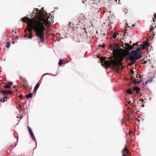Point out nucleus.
<instances>
[{"instance_id": "f257e3e1", "label": "nucleus", "mask_w": 156, "mask_h": 156, "mask_svg": "<svg viewBox=\"0 0 156 156\" xmlns=\"http://www.w3.org/2000/svg\"><path fill=\"white\" fill-rule=\"evenodd\" d=\"M33 13L36 14V16L38 20H34V19L27 17L22 18L21 21L28 24L27 30L29 31V34L32 35V30L33 29L35 32L36 35L40 38L41 42H43L44 41V31L45 29V27L48 24V19L45 14L37 9H34Z\"/></svg>"}, {"instance_id": "f03ea898", "label": "nucleus", "mask_w": 156, "mask_h": 156, "mask_svg": "<svg viewBox=\"0 0 156 156\" xmlns=\"http://www.w3.org/2000/svg\"><path fill=\"white\" fill-rule=\"evenodd\" d=\"M115 60H112L110 62L108 61H105L104 63L105 66L108 68L112 65L113 66H117L118 69H121V66L122 64V60L120 61L118 57H115Z\"/></svg>"}, {"instance_id": "7ed1b4c3", "label": "nucleus", "mask_w": 156, "mask_h": 156, "mask_svg": "<svg viewBox=\"0 0 156 156\" xmlns=\"http://www.w3.org/2000/svg\"><path fill=\"white\" fill-rule=\"evenodd\" d=\"M141 57V55H139L137 51H133L128 54L126 58V61L130 60L132 62H135L136 60H138Z\"/></svg>"}, {"instance_id": "20e7f679", "label": "nucleus", "mask_w": 156, "mask_h": 156, "mask_svg": "<svg viewBox=\"0 0 156 156\" xmlns=\"http://www.w3.org/2000/svg\"><path fill=\"white\" fill-rule=\"evenodd\" d=\"M118 44L117 43L113 45L112 49H113V54L115 57H118L120 61H121L124 57V56L121 54L120 50L118 48Z\"/></svg>"}, {"instance_id": "39448f33", "label": "nucleus", "mask_w": 156, "mask_h": 156, "mask_svg": "<svg viewBox=\"0 0 156 156\" xmlns=\"http://www.w3.org/2000/svg\"><path fill=\"white\" fill-rule=\"evenodd\" d=\"M138 42H136V43H134L133 44V45L131 46L129 44L126 43L124 44V45L125 46H124L123 45H122V47L127 52H129V51L131 50L132 48L134 49V47L136 45V47H138V46H139V44H138Z\"/></svg>"}, {"instance_id": "423d86ee", "label": "nucleus", "mask_w": 156, "mask_h": 156, "mask_svg": "<svg viewBox=\"0 0 156 156\" xmlns=\"http://www.w3.org/2000/svg\"><path fill=\"white\" fill-rule=\"evenodd\" d=\"M83 16H79L75 19V23L76 25H78L82 24L83 22Z\"/></svg>"}, {"instance_id": "0eeeda50", "label": "nucleus", "mask_w": 156, "mask_h": 156, "mask_svg": "<svg viewBox=\"0 0 156 156\" xmlns=\"http://www.w3.org/2000/svg\"><path fill=\"white\" fill-rule=\"evenodd\" d=\"M145 48L144 44H140L138 46V47H135L134 49L136 50L135 51H137V53H139V55H141V52L140 50L144 49Z\"/></svg>"}, {"instance_id": "6e6552de", "label": "nucleus", "mask_w": 156, "mask_h": 156, "mask_svg": "<svg viewBox=\"0 0 156 156\" xmlns=\"http://www.w3.org/2000/svg\"><path fill=\"white\" fill-rule=\"evenodd\" d=\"M130 152L128 151L127 147H125L124 148L122 151V156H127L126 155V154H129Z\"/></svg>"}, {"instance_id": "1a4fd4ad", "label": "nucleus", "mask_w": 156, "mask_h": 156, "mask_svg": "<svg viewBox=\"0 0 156 156\" xmlns=\"http://www.w3.org/2000/svg\"><path fill=\"white\" fill-rule=\"evenodd\" d=\"M28 128V130L29 131V133L31 136V137L32 139L34 140V141H36V139L35 138V136L32 132V129H31L30 127Z\"/></svg>"}, {"instance_id": "9d476101", "label": "nucleus", "mask_w": 156, "mask_h": 156, "mask_svg": "<svg viewBox=\"0 0 156 156\" xmlns=\"http://www.w3.org/2000/svg\"><path fill=\"white\" fill-rule=\"evenodd\" d=\"M1 93L3 94H10L12 93V92L10 90H2L1 91Z\"/></svg>"}, {"instance_id": "9b49d317", "label": "nucleus", "mask_w": 156, "mask_h": 156, "mask_svg": "<svg viewBox=\"0 0 156 156\" xmlns=\"http://www.w3.org/2000/svg\"><path fill=\"white\" fill-rule=\"evenodd\" d=\"M22 86L25 89L28 87V83L26 80H24V81L22 83Z\"/></svg>"}, {"instance_id": "f8f14e48", "label": "nucleus", "mask_w": 156, "mask_h": 156, "mask_svg": "<svg viewBox=\"0 0 156 156\" xmlns=\"http://www.w3.org/2000/svg\"><path fill=\"white\" fill-rule=\"evenodd\" d=\"M39 86L40 85L39 83H38L36 85L34 89V91L35 95L36 94L37 91V90L38 89V88L39 87Z\"/></svg>"}, {"instance_id": "ddd939ff", "label": "nucleus", "mask_w": 156, "mask_h": 156, "mask_svg": "<svg viewBox=\"0 0 156 156\" xmlns=\"http://www.w3.org/2000/svg\"><path fill=\"white\" fill-rule=\"evenodd\" d=\"M12 84V82H8V84H6L5 86H4V87L7 89L9 88Z\"/></svg>"}, {"instance_id": "4468645a", "label": "nucleus", "mask_w": 156, "mask_h": 156, "mask_svg": "<svg viewBox=\"0 0 156 156\" xmlns=\"http://www.w3.org/2000/svg\"><path fill=\"white\" fill-rule=\"evenodd\" d=\"M133 89L134 91H136L137 94L139 93V91L140 90V89L137 87H135L133 88Z\"/></svg>"}, {"instance_id": "2eb2a0df", "label": "nucleus", "mask_w": 156, "mask_h": 156, "mask_svg": "<svg viewBox=\"0 0 156 156\" xmlns=\"http://www.w3.org/2000/svg\"><path fill=\"white\" fill-rule=\"evenodd\" d=\"M95 2L94 0H90L87 5H89L93 7V5L94 4Z\"/></svg>"}, {"instance_id": "dca6fc26", "label": "nucleus", "mask_w": 156, "mask_h": 156, "mask_svg": "<svg viewBox=\"0 0 156 156\" xmlns=\"http://www.w3.org/2000/svg\"><path fill=\"white\" fill-rule=\"evenodd\" d=\"M155 24L154 23L153 24V26L151 25L150 27V31H149V32H152L154 30V26H155L156 27V25H155Z\"/></svg>"}, {"instance_id": "f3484780", "label": "nucleus", "mask_w": 156, "mask_h": 156, "mask_svg": "<svg viewBox=\"0 0 156 156\" xmlns=\"http://www.w3.org/2000/svg\"><path fill=\"white\" fill-rule=\"evenodd\" d=\"M90 0H83L82 3L87 5Z\"/></svg>"}, {"instance_id": "a211bd4d", "label": "nucleus", "mask_w": 156, "mask_h": 156, "mask_svg": "<svg viewBox=\"0 0 156 156\" xmlns=\"http://www.w3.org/2000/svg\"><path fill=\"white\" fill-rule=\"evenodd\" d=\"M144 44H143L144 45V46L145 47V48H147V46H149V44L147 41H144Z\"/></svg>"}, {"instance_id": "6ab92c4d", "label": "nucleus", "mask_w": 156, "mask_h": 156, "mask_svg": "<svg viewBox=\"0 0 156 156\" xmlns=\"http://www.w3.org/2000/svg\"><path fill=\"white\" fill-rule=\"evenodd\" d=\"M32 97H33V94H32V93H30L29 94L26 95V97L27 98H31Z\"/></svg>"}, {"instance_id": "aec40b11", "label": "nucleus", "mask_w": 156, "mask_h": 156, "mask_svg": "<svg viewBox=\"0 0 156 156\" xmlns=\"http://www.w3.org/2000/svg\"><path fill=\"white\" fill-rule=\"evenodd\" d=\"M126 92L129 94H132V92L131 89L130 88L127 90L126 91Z\"/></svg>"}, {"instance_id": "412c9836", "label": "nucleus", "mask_w": 156, "mask_h": 156, "mask_svg": "<svg viewBox=\"0 0 156 156\" xmlns=\"http://www.w3.org/2000/svg\"><path fill=\"white\" fill-rule=\"evenodd\" d=\"M136 80H137L136 79H135L133 80V81H134L133 83H134L139 84V83H141V80L136 81Z\"/></svg>"}, {"instance_id": "4be33fe9", "label": "nucleus", "mask_w": 156, "mask_h": 156, "mask_svg": "<svg viewBox=\"0 0 156 156\" xmlns=\"http://www.w3.org/2000/svg\"><path fill=\"white\" fill-rule=\"evenodd\" d=\"M63 60L62 59H60L59 60V62H58V65L59 66H61L62 65V64L63 63Z\"/></svg>"}, {"instance_id": "5701e85b", "label": "nucleus", "mask_w": 156, "mask_h": 156, "mask_svg": "<svg viewBox=\"0 0 156 156\" xmlns=\"http://www.w3.org/2000/svg\"><path fill=\"white\" fill-rule=\"evenodd\" d=\"M119 34L118 33H114L112 35V37L113 38H115L116 37L117 35Z\"/></svg>"}, {"instance_id": "b1692460", "label": "nucleus", "mask_w": 156, "mask_h": 156, "mask_svg": "<svg viewBox=\"0 0 156 156\" xmlns=\"http://www.w3.org/2000/svg\"><path fill=\"white\" fill-rule=\"evenodd\" d=\"M10 45V42H8L6 43V47L8 49L9 48Z\"/></svg>"}, {"instance_id": "393cba45", "label": "nucleus", "mask_w": 156, "mask_h": 156, "mask_svg": "<svg viewBox=\"0 0 156 156\" xmlns=\"http://www.w3.org/2000/svg\"><path fill=\"white\" fill-rule=\"evenodd\" d=\"M106 58H104L103 57H101L100 58V60L102 62L104 61L105 60V59Z\"/></svg>"}, {"instance_id": "a878e982", "label": "nucleus", "mask_w": 156, "mask_h": 156, "mask_svg": "<svg viewBox=\"0 0 156 156\" xmlns=\"http://www.w3.org/2000/svg\"><path fill=\"white\" fill-rule=\"evenodd\" d=\"M154 17L155 18V19L154 18H153V22H155V20L156 19V13L154 14Z\"/></svg>"}, {"instance_id": "bb28decb", "label": "nucleus", "mask_w": 156, "mask_h": 156, "mask_svg": "<svg viewBox=\"0 0 156 156\" xmlns=\"http://www.w3.org/2000/svg\"><path fill=\"white\" fill-rule=\"evenodd\" d=\"M33 36L32 34H30V35L29 34V36H28V38H29H29L31 39L33 38Z\"/></svg>"}, {"instance_id": "cd10ccee", "label": "nucleus", "mask_w": 156, "mask_h": 156, "mask_svg": "<svg viewBox=\"0 0 156 156\" xmlns=\"http://www.w3.org/2000/svg\"><path fill=\"white\" fill-rule=\"evenodd\" d=\"M112 47H113V45H112V44H111L109 46V48H110L111 49V50H113V49H112Z\"/></svg>"}, {"instance_id": "c85d7f7f", "label": "nucleus", "mask_w": 156, "mask_h": 156, "mask_svg": "<svg viewBox=\"0 0 156 156\" xmlns=\"http://www.w3.org/2000/svg\"><path fill=\"white\" fill-rule=\"evenodd\" d=\"M105 46V45L104 44L102 45H99V47H102V48H104Z\"/></svg>"}, {"instance_id": "c756f323", "label": "nucleus", "mask_w": 156, "mask_h": 156, "mask_svg": "<svg viewBox=\"0 0 156 156\" xmlns=\"http://www.w3.org/2000/svg\"><path fill=\"white\" fill-rule=\"evenodd\" d=\"M135 63V62H132L131 63L129 64V66L132 65L133 64H134Z\"/></svg>"}, {"instance_id": "7c9ffc66", "label": "nucleus", "mask_w": 156, "mask_h": 156, "mask_svg": "<svg viewBox=\"0 0 156 156\" xmlns=\"http://www.w3.org/2000/svg\"><path fill=\"white\" fill-rule=\"evenodd\" d=\"M130 72L132 74H133L134 73L133 70V69H131L130 70Z\"/></svg>"}, {"instance_id": "2f4dec72", "label": "nucleus", "mask_w": 156, "mask_h": 156, "mask_svg": "<svg viewBox=\"0 0 156 156\" xmlns=\"http://www.w3.org/2000/svg\"><path fill=\"white\" fill-rule=\"evenodd\" d=\"M24 37H28V34H26L24 35Z\"/></svg>"}, {"instance_id": "473e14b6", "label": "nucleus", "mask_w": 156, "mask_h": 156, "mask_svg": "<svg viewBox=\"0 0 156 156\" xmlns=\"http://www.w3.org/2000/svg\"><path fill=\"white\" fill-rule=\"evenodd\" d=\"M118 2H119V3H118L119 4H122V3H121V2L120 1V0H118Z\"/></svg>"}, {"instance_id": "72a5a7b5", "label": "nucleus", "mask_w": 156, "mask_h": 156, "mask_svg": "<svg viewBox=\"0 0 156 156\" xmlns=\"http://www.w3.org/2000/svg\"><path fill=\"white\" fill-rule=\"evenodd\" d=\"M132 132L131 131H130L129 132V135H130L131 134H132Z\"/></svg>"}, {"instance_id": "f704fd0d", "label": "nucleus", "mask_w": 156, "mask_h": 156, "mask_svg": "<svg viewBox=\"0 0 156 156\" xmlns=\"http://www.w3.org/2000/svg\"><path fill=\"white\" fill-rule=\"evenodd\" d=\"M121 66V69H122L124 68V67L122 66V65Z\"/></svg>"}, {"instance_id": "c9c22d12", "label": "nucleus", "mask_w": 156, "mask_h": 156, "mask_svg": "<svg viewBox=\"0 0 156 156\" xmlns=\"http://www.w3.org/2000/svg\"><path fill=\"white\" fill-rule=\"evenodd\" d=\"M152 34L153 35V36H155V34H154V32H153L152 33Z\"/></svg>"}, {"instance_id": "e433bc0d", "label": "nucleus", "mask_w": 156, "mask_h": 156, "mask_svg": "<svg viewBox=\"0 0 156 156\" xmlns=\"http://www.w3.org/2000/svg\"><path fill=\"white\" fill-rule=\"evenodd\" d=\"M15 38L17 39L19 38V37L18 36H16Z\"/></svg>"}, {"instance_id": "4c0bfd02", "label": "nucleus", "mask_w": 156, "mask_h": 156, "mask_svg": "<svg viewBox=\"0 0 156 156\" xmlns=\"http://www.w3.org/2000/svg\"><path fill=\"white\" fill-rule=\"evenodd\" d=\"M127 30V29H126V28H125L124 29V31H125V34H126V31Z\"/></svg>"}, {"instance_id": "58836bf2", "label": "nucleus", "mask_w": 156, "mask_h": 156, "mask_svg": "<svg viewBox=\"0 0 156 156\" xmlns=\"http://www.w3.org/2000/svg\"><path fill=\"white\" fill-rule=\"evenodd\" d=\"M148 81H147L145 82V83L146 84H147V83H148Z\"/></svg>"}, {"instance_id": "ea45409f", "label": "nucleus", "mask_w": 156, "mask_h": 156, "mask_svg": "<svg viewBox=\"0 0 156 156\" xmlns=\"http://www.w3.org/2000/svg\"><path fill=\"white\" fill-rule=\"evenodd\" d=\"M19 97H20V98L21 99H23L22 98V96L21 95H20L19 96Z\"/></svg>"}, {"instance_id": "a19ab883", "label": "nucleus", "mask_w": 156, "mask_h": 156, "mask_svg": "<svg viewBox=\"0 0 156 156\" xmlns=\"http://www.w3.org/2000/svg\"><path fill=\"white\" fill-rule=\"evenodd\" d=\"M131 103V101H129L128 102V103H129V104H130Z\"/></svg>"}, {"instance_id": "79ce46f5", "label": "nucleus", "mask_w": 156, "mask_h": 156, "mask_svg": "<svg viewBox=\"0 0 156 156\" xmlns=\"http://www.w3.org/2000/svg\"><path fill=\"white\" fill-rule=\"evenodd\" d=\"M27 30H27V28L25 30L24 32L25 33Z\"/></svg>"}, {"instance_id": "37998d69", "label": "nucleus", "mask_w": 156, "mask_h": 156, "mask_svg": "<svg viewBox=\"0 0 156 156\" xmlns=\"http://www.w3.org/2000/svg\"><path fill=\"white\" fill-rule=\"evenodd\" d=\"M136 78H138V75H136Z\"/></svg>"}, {"instance_id": "c03bdc74", "label": "nucleus", "mask_w": 156, "mask_h": 156, "mask_svg": "<svg viewBox=\"0 0 156 156\" xmlns=\"http://www.w3.org/2000/svg\"><path fill=\"white\" fill-rule=\"evenodd\" d=\"M133 79V77H131V80H132Z\"/></svg>"}, {"instance_id": "a18cd8bd", "label": "nucleus", "mask_w": 156, "mask_h": 156, "mask_svg": "<svg viewBox=\"0 0 156 156\" xmlns=\"http://www.w3.org/2000/svg\"><path fill=\"white\" fill-rule=\"evenodd\" d=\"M5 101V99H4V100H3V101H2V102H4Z\"/></svg>"}, {"instance_id": "49530a36", "label": "nucleus", "mask_w": 156, "mask_h": 156, "mask_svg": "<svg viewBox=\"0 0 156 156\" xmlns=\"http://www.w3.org/2000/svg\"><path fill=\"white\" fill-rule=\"evenodd\" d=\"M3 98L7 99V97H5V98Z\"/></svg>"}, {"instance_id": "de8ad7c7", "label": "nucleus", "mask_w": 156, "mask_h": 156, "mask_svg": "<svg viewBox=\"0 0 156 156\" xmlns=\"http://www.w3.org/2000/svg\"><path fill=\"white\" fill-rule=\"evenodd\" d=\"M2 100H3V99H1L0 100V101H2Z\"/></svg>"}, {"instance_id": "09e8293b", "label": "nucleus", "mask_w": 156, "mask_h": 156, "mask_svg": "<svg viewBox=\"0 0 156 156\" xmlns=\"http://www.w3.org/2000/svg\"><path fill=\"white\" fill-rule=\"evenodd\" d=\"M142 102H143L144 101V100L143 99H142Z\"/></svg>"}, {"instance_id": "8fccbe9b", "label": "nucleus", "mask_w": 156, "mask_h": 156, "mask_svg": "<svg viewBox=\"0 0 156 156\" xmlns=\"http://www.w3.org/2000/svg\"><path fill=\"white\" fill-rule=\"evenodd\" d=\"M131 42H131V41H130V42H129V43H131Z\"/></svg>"}, {"instance_id": "3c124183", "label": "nucleus", "mask_w": 156, "mask_h": 156, "mask_svg": "<svg viewBox=\"0 0 156 156\" xmlns=\"http://www.w3.org/2000/svg\"><path fill=\"white\" fill-rule=\"evenodd\" d=\"M115 1H116V2H117V0H115Z\"/></svg>"}, {"instance_id": "603ef678", "label": "nucleus", "mask_w": 156, "mask_h": 156, "mask_svg": "<svg viewBox=\"0 0 156 156\" xmlns=\"http://www.w3.org/2000/svg\"><path fill=\"white\" fill-rule=\"evenodd\" d=\"M71 23H70V27H71V24H70Z\"/></svg>"}, {"instance_id": "864d4df0", "label": "nucleus", "mask_w": 156, "mask_h": 156, "mask_svg": "<svg viewBox=\"0 0 156 156\" xmlns=\"http://www.w3.org/2000/svg\"><path fill=\"white\" fill-rule=\"evenodd\" d=\"M132 26L133 27H134V25H132Z\"/></svg>"}, {"instance_id": "5fc2aeb1", "label": "nucleus", "mask_w": 156, "mask_h": 156, "mask_svg": "<svg viewBox=\"0 0 156 156\" xmlns=\"http://www.w3.org/2000/svg\"><path fill=\"white\" fill-rule=\"evenodd\" d=\"M20 108H21V105H20Z\"/></svg>"}, {"instance_id": "6e6d98bb", "label": "nucleus", "mask_w": 156, "mask_h": 156, "mask_svg": "<svg viewBox=\"0 0 156 156\" xmlns=\"http://www.w3.org/2000/svg\"><path fill=\"white\" fill-rule=\"evenodd\" d=\"M15 33H16V31H15Z\"/></svg>"}, {"instance_id": "4d7b16f0", "label": "nucleus", "mask_w": 156, "mask_h": 156, "mask_svg": "<svg viewBox=\"0 0 156 156\" xmlns=\"http://www.w3.org/2000/svg\"><path fill=\"white\" fill-rule=\"evenodd\" d=\"M144 105H143L142 106H143V107H144Z\"/></svg>"}, {"instance_id": "13d9d810", "label": "nucleus", "mask_w": 156, "mask_h": 156, "mask_svg": "<svg viewBox=\"0 0 156 156\" xmlns=\"http://www.w3.org/2000/svg\"><path fill=\"white\" fill-rule=\"evenodd\" d=\"M123 35L125 36V35L124 34H123Z\"/></svg>"}, {"instance_id": "bf43d9fd", "label": "nucleus", "mask_w": 156, "mask_h": 156, "mask_svg": "<svg viewBox=\"0 0 156 156\" xmlns=\"http://www.w3.org/2000/svg\"><path fill=\"white\" fill-rule=\"evenodd\" d=\"M139 77L140 78L141 77V76H140Z\"/></svg>"}, {"instance_id": "052dcab7", "label": "nucleus", "mask_w": 156, "mask_h": 156, "mask_svg": "<svg viewBox=\"0 0 156 156\" xmlns=\"http://www.w3.org/2000/svg\"><path fill=\"white\" fill-rule=\"evenodd\" d=\"M14 87V88H15V86H14V87Z\"/></svg>"}]
</instances>
